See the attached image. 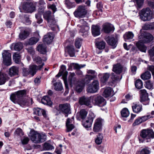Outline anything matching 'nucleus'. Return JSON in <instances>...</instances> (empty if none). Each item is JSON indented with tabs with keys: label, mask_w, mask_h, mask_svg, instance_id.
<instances>
[{
	"label": "nucleus",
	"mask_w": 154,
	"mask_h": 154,
	"mask_svg": "<svg viewBox=\"0 0 154 154\" xmlns=\"http://www.w3.org/2000/svg\"><path fill=\"white\" fill-rule=\"evenodd\" d=\"M46 47L45 44L39 45L37 48V50L41 53L45 54L46 52Z\"/></svg>",
	"instance_id": "obj_34"
},
{
	"label": "nucleus",
	"mask_w": 154,
	"mask_h": 154,
	"mask_svg": "<svg viewBox=\"0 0 154 154\" xmlns=\"http://www.w3.org/2000/svg\"><path fill=\"white\" fill-rule=\"evenodd\" d=\"M68 78L69 83L71 86L73 84H75L78 82L75 78V74L74 72H70Z\"/></svg>",
	"instance_id": "obj_23"
},
{
	"label": "nucleus",
	"mask_w": 154,
	"mask_h": 154,
	"mask_svg": "<svg viewBox=\"0 0 154 154\" xmlns=\"http://www.w3.org/2000/svg\"><path fill=\"white\" fill-rule=\"evenodd\" d=\"M2 54L3 58L4 63L7 66L10 65L11 64V54L8 51L4 50Z\"/></svg>",
	"instance_id": "obj_11"
},
{
	"label": "nucleus",
	"mask_w": 154,
	"mask_h": 154,
	"mask_svg": "<svg viewBox=\"0 0 154 154\" xmlns=\"http://www.w3.org/2000/svg\"><path fill=\"white\" fill-rule=\"evenodd\" d=\"M91 97H87L83 96L79 98V102L81 105H85L90 108L92 107L91 100Z\"/></svg>",
	"instance_id": "obj_14"
},
{
	"label": "nucleus",
	"mask_w": 154,
	"mask_h": 154,
	"mask_svg": "<svg viewBox=\"0 0 154 154\" xmlns=\"http://www.w3.org/2000/svg\"><path fill=\"white\" fill-rule=\"evenodd\" d=\"M82 40L80 38H77L75 41V45L78 48H79L81 45Z\"/></svg>",
	"instance_id": "obj_54"
},
{
	"label": "nucleus",
	"mask_w": 154,
	"mask_h": 154,
	"mask_svg": "<svg viewBox=\"0 0 154 154\" xmlns=\"http://www.w3.org/2000/svg\"><path fill=\"white\" fill-rule=\"evenodd\" d=\"M110 76V74L108 73L103 74V77L101 78V81L103 83H105L108 79Z\"/></svg>",
	"instance_id": "obj_52"
},
{
	"label": "nucleus",
	"mask_w": 154,
	"mask_h": 154,
	"mask_svg": "<svg viewBox=\"0 0 154 154\" xmlns=\"http://www.w3.org/2000/svg\"><path fill=\"white\" fill-rule=\"evenodd\" d=\"M28 32L25 30L21 31L19 35V38L21 40H24L29 35Z\"/></svg>",
	"instance_id": "obj_35"
},
{
	"label": "nucleus",
	"mask_w": 154,
	"mask_h": 154,
	"mask_svg": "<svg viewBox=\"0 0 154 154\" xmlns=\"http://www.w3.org/2000/svg\"><path fill=\"white\" fill-rule=\"evenodd\" d=\"M121 114L122 117H127L129 116V112L128 109L125 108L122 110L121 111Z\"/></svg>",
	"instance_id": "obj_49"
},
{
	"label": "nucleus",
	"mask_w": 154,
	"mask_h": 154,
	"mask_svg": "<svg viewBox=\"0 0 154 154\" xmlns=\"http://www.w3.org/2000/svg\"><path fill=\"white\" fill-rule=\"evenodd\" d=\"M54 147L50 143L46 142L44 144L43 148L45 150H48L54 149Z\"/></svg>",
	"instance_id": "obj_43"
},
{
	"label": "nucleus",
	"mask_w": 154,
	"mask_h": 154,
	"mask_svg": "<svg viewBox=\"0 0 154 154\" xmlns=\"http://www.w3.org/2000/svg\"><path fill=\"white\" fill-rule=\"evenodd\" d=\"M30 74V73L29 69L25 68H23V74L24 76H26Z\"/></svg>",
	"instance_id": "obj_61"
},
{
	"label": "nucleus",
	"mask_w": 154,
	"mask_h": 154,
	"mask_svg": "<svg viewBox=\"0 0 154 154\" xmlns=\"http://www.w3.org/2000/svg\"><path fill=\"white\" fill-rule=\"evenodd\" d=\"M140 136L143 138L147 139L154 138V132L152 129H145L142 130Z\"/></svg>",
	"instance_id": "obj_7"
},
{
	"label": "nucleus",
	"mask_w": 154,
	"mask_h": 154,
	"mask_svg": "<svg viewBox=\"0 0 154 154\" xmlns=\"http://www.w3.org/2000/svg\"><path fill=\"white\" fill-rule=\"evenodd\" d=\"M51 12L48 11L45 12L44 14V17L47 20L49 24L51 26L54 25L56 23L54 16L51 15Z\"/></svg>",
	"instance_id": "obj_12"
},
{
	"label": "nucleus",
	"mask_w": 154,
	"mask_h": 154,
	"mask_svg": "<svg viewBox=\"0 0 154 154\" xmlns=\"http://www.w3.org/2000/svg\"><path fill=\"white\" fill-rule=\"evenodd\" d=\"M123 68L120 64L118 63L113 66L112 71L116 74H120L122 71Z\"/></svg>",
	"instance_id": "obj_26"
},
{
	"label": "nucleus",
	"mask_w": 154,
	"mask_h": 154,
	"mask_svg": "<svg viewBox=\"0 0 154 154\" xmlns=\"http://www.w3.org/2000/svg\"><path fill=\"white\" fill-rule=\"evenodd\" d=\"M103 29L106 33H109L111 32H113L114 29L113 26L109 23H105L103 25Z\"/></svg>",
	"instance_id": "obj_19"
},
{
	"label": "nucleus",
	"mask_w": 154,
	"mask_h": 154,
	"mask_svg": "<svg viewBox=\"0 0 154 154\" xmlns=\"http://www.w3.org/2000/svg\"><path fill=\"white\" fill-rule=\"evenodd\" d=\"M7 77V75L6 74L0 73V85L5 84Z\"/></svg>",
	"instance_id": "obj_38"
},
{
	"label": "nucleus",
	"mask_w": 154,
	"mask_h": 154,
	"mask_svg": "<svg viewBox=\"0 0 154 154\" xmlns=\"http://www.w3.org/2000/svg\"><path fill=\"white\" fill-rule=\"evenodd\" d=\"M26 49L28 53L32 56L35 54V51L32 47L26 48Z\"/></svg>",
	"instance_id": "obj_56"
},
{
	"label": "nucleus",
	"mask_w": 154,
	"mask_h": 154,
	"mask_svg": "<svg viewBox=\"0 0 154 154\" xmlns=\"http://www.w3.org/2000/svg\"><path fill=\"white\" fill-rule=\"evenodd\" d=\"M35 17L37 19V22L38 23H41L43 21L42 19L41 18V15L39 13L35 14Z\"/></svg>",
	"instance_id": "obj_64"
},
{
	"label": "nucleus",
	"mask_w": 154,
	"mask_h": 154,
	"mask_svg": "<svg viewBox=\"0 0 154 154\" xmlns=\"http://www.w3.org/2000/svg\"><path fill=\"white\" fill-rule=\"evenodd\" d=\"M22 18L23 19V22L26 24H29L31 22L28 16H24Z\"/></svg>",
	"instance_id": "obj_62"
},
{
	"label": "nucleus",
	"mask_w": 154,
	"mask_h": 154,
	"mask_svg": "<svg viewBox=\"0 0 154 154\" xmlns=\"http://www.w3.org/2000/svg\"><path fill=\"white\" fill-rule=\"evenodd\" d=\"M151 75L150 72L146 71L141 75V77L143 80H146L149 79L151 78Z\"/></svg>",
	"instance_id": "obj_41"
},
{
	"label": "nucleus",
	"mask_w": 154,
	"mask_h": 154,
	"mask_svg": "<svg viewBox=\"0 0 154 154\" xmlns=\"http://www.w3.org/2000/svg\"><path fill=\"white\" fill-rule=\"evenodd\" d=\"M88 26V24L86 22L84 19H83L80 20L79 24L78 25V26L81 28L82 26Z\"/></svg>",
	"instance_id": "obj_57"
},
{
	"label": "nucleus",
	"mask_w": 154,
	"mask_h": 154,
	"mask_svg": "<svg viewBox=\"0 0 154 154\" xmlns=\"http://www.w3.org/2000/svg\"><path fill=\"white\" fill-rule=\"evenodd\" d=\"M87 12L84 6H80L74 12L75 16L77 17H84Z\"/></svg>",
	"instance_id": "obj_9"
},
{
	"label": "nucleus",
	"mask_w": 154,
	"mask_h": 154,
	"mask_svg": "<svg viewBox=\"0 0 154 154\" xmlns=\"http://www.w3.org/2000/svg\"><path fill=\"white\" fill-rule=\"evenodd\" d=\"M87 73L89 74L88 77L91 79H93L96 78L97 75V73L95 71L92 70H89L87 71Z\"/></svg>",
	"instance_id": "obj_37"
},
{
	"label": "nucleus",
	"mask_w": 154,
	"mask_h": 154,
	"mask_svg": "<svg viewBox=\"0 0 154 154\" xmlns=\"http://www.w3.org/2000/svg\"><path fill=\"white\" fill-rule=\"evenodd\" d=\"M54 89L57 91H61L62 89V83L60 82H56L54 84Z\"/></svg>",
	"instance_id": "obj_50"
},
{
	"label": "nucleus",
	"mask_w": 154,
	"mask_h": 154,
	"mask_svg": "<svg viewBox=\"0 0 154 154\" xmlns=\"http://www.w3.org/2000/svg\"><path fill=\"white\" fill-rule=\"evenodd\" d=\"M26 94L25 90L19 91L11 95L10 99L13 103H18L21 106L27 105V101L22 98V97Z\"/></svg>",
	"instance_id": "obj_1"
},
{
	"label": "nucleus",
	"mask_w": 154,
	"mask_h": 154,
	"mask_svg": "<svg viewBox=\"0 0 154 154\" xmlns=\"http://www.w3.org/2000/svg\"><path fill=\"white\" fill-rule=\"evenodd\" d=\"M93 103L99 106H103L106 104V102L104 98L100 95L94 96L92 97Z\"/></svg>",
	"instance_id": "obj_8"
},
{
	"label": "nucleus",
	"mask_w": 154,
	"mask_h": 154,
	"mask_svg": "<svg viewBox=\"0 0 154 154\" xmlns=\"http://www.w3.org/2000/svg\"><path fill=\"white\" fill-rule=\"evenodd\" d=\"M14 61L17 63H18L20 62V55L19 54L15 53L13 56Z\"/></svg>",
	"instance_id": "obj_42"
},
{
	"label": "nucleus",
	"mask_w": 154,
	"mask_h": 154,
	"mask_svg": "<svg viewBox=\"0 0 154 154\" xmlns=\"http://www.w3.org/2000/svg\"><path fill=\"white\" fill-rule=\"evenodd\" d=\"M73 117L72 118V119L68 118L66 122V126L67 128V132H69L72 131L75 127L72 124Z\"/></svg>",
	"instance_id": "obj_21"
},
{
	"label": "nucleus",
	"mask_w": 154,
	"mask_h": 154,
	"mask_svg": "<svg viewBox=\"0 0 154 154\" xmlns=\"http://www.w3.org/2000/svg\"><path fill=\"white\" fill-rule=\"evenodd\" d=\"M140 92L141 98L143 101H145L149 99L148 94L145 89L141 90Z\"/></svg>",
	"instance_id": "obj_29"
},
{
	"label": "nucleus",
	"mask_w": 154,
	"mask_h": 154,
	"mask_svg": "<svg viewBox=\"0 0 154 154\" xmlns=\"http://www.w3.org/2000/svg\"><path fill=\"white\" fill-rule=\"evenodd\" d=\"M143 1V0H134V2L136 4L137 8H140L142 6Z\"/></svg>",
	"instance_id": "obj_53"
},
{
	"label": "nucleus",
	"mask_w": 154,
	"mask_h": 154,
	"mask_svg": "<svg viewBox=\"0 0 154 154\" xmlns=\"http://www.w3.org/2000/svg\"><path fill=\"white\" fill-rule=\"evenodd\" d=\"M18 73V68L14 66L10 68L9 69V75L11 76L17 75Z\"/></svg>",
	"instance_id": "obj_30"
},
{
	"label": "nucleus",
	"mask_w": 154,
	"mask_h": 154,
	"mask_svg": "<svg viewBox=\"0 0 154 154\" xmlns=\"http://www.w3.org/2000/svg\"><path fill=\"white\" fill-rule=\"evenodd\" d=\"M152 117L150 116L149 115H147L146 116H144L142 117H139L142 123L146 121L148 119Z\"/></svg>",
	"instance_id": "obj_63"
},
{
	"label": "nucleus",
	"mask_w": 154,
	"mask_h": 154,
	"mask_svg": "<svg viewBox=\"0 0 154 154\" xmlns=\"http://www.w3.org/2000/svg\"><path fill=\"white\" fill-rule=\"evenodd\" d=\"M103 136L102 134H99L97 136V137L95 140V143L98 145H100L102 143Z\"/></svg>",
	"instance_id": "obj_39"
},
{
	"label": "nucleus",
	"mask_w": 154,
	"mask_h": 154,
	"mask_svg": "<svg viewBox=\"0 0 154 154\" xmlns=\"http://www.w3.org/2000/svg\"><path fill=\"white\" fill-rule=\"evenodd\" d=\"M36 4V3L26 4L23 5V9L26 12L31 13L35 10Z\"/></svg>",
	"instance_id": "obj_13"
},
{
	"label": "nucleus",
	"mask_w": 154,
	"mask_h": 154,
	"mask_svg": "<svg viewBox=\"0 0 154 154\" xmlns=\"http://www.w3.org/2000/svg\"><path fill=\"white\" fill-rule=\"evenodd\" d=\"M70 106L68 104H60L59 105V109L63 112L66 114L70 112Z\"/></svg>",
	"instance_id": "obj_20"
},
{
	"label": "nucleus",
	"mask_w": 154,
	"mask_h": 154,
	"mask_svg": "<svg viewBox=\"0 0 154 154\" xmlns=\"http://www.w3.org/2000/svg\"><path fill=\"white\" fill-rule=\"evenodd\" d=\"M112 89L110 87H108L106 88L103 94V96L105 97L112 96L113 94Z\"/></svg>",
	"instance_id": "obj_27"
},
{
	"label": "nucleus",
	"mask_w": 154,
	"mask_h": 154,
	"mask_svg": "<svg viewBox=\"0 0 154 154\" xmlns=\"http://www.w3.org/2000/svg\"><path fill=\"white\" fill-rule=\"evenodd\" d=\"M105 40L108 44L115 48L116 46L117 39L112 36H107L105 38Z\"/></svg>",
	"instance_id": "obj_18"
},
{
	"label": "nucleus",
	"mask_w": 154,
	"mask_h": 154,
	"mask_svg": "<svg viewBox=\"0 0 154 154\" xmlns=\"http://www.w3.org/2000/svg\"><path fill=\"white\" fill-rule=\"evenodd\" d=\"M66 4L69 8L75 7L74 0H66Z\"/></svg>",
	"instance_id": "obj_40"
},
{
	"label": "nucleus",
	"mask_w": 154,
	"mask_h": 154,
	"mask_svg": "<svg viewBox=\"0 0 154 154\" xmlns=\"http://www.w3.org/2000/svg\"><path fill=\"white\" fill-rule=\"evenodd\" d=\"M66 66L64 65H62L61 66L60 72L56 75V77H60L62 75V78L64 82L65 86L66 88L68 89V86L67 81V76L68 74V72L66 70Z\"/></svg>",
	"instance_id": "obj_6"
},
{
	"label": "nucleus",
	"mask_w": 154,
	"mask_h": 154,
	"mask_svg": "<svg viewBox=\"0 0 154 154\" xmlns=\"http://www.w3.org/2000/svg\"><path fill=\"white\" fill-rule=\"evenodd\" d=\"M35 34L36 35H35L37 36V37L36 38L33 37L30 38L28 41L25 43L24 45L25 46H27L28 45H32L35 44L38 41L39 37L38 33L36 32Z\"/></svg>",
	"instance_id": "obj_17"
},
{
	"label": "nucleus",
	"mask_w": 154,
	"mask_h": 154,
	"mask_svg": "<svg viewBox=\"0 0 154 154\" xmlns=\"http://www.w3.org/2000/svg\"><path fill=\"white\" fill-rule=\"evenodd\" d=\"M54 36L52 33H48L44 36V41L47 44L51 43L53 41Z\"/></svg>",
	"instance_id": "obj_25"
},
{
	"label": "nucleus",
	"mask_w": 154,
	"mask_h": 154,
	"mask_svg": "<svg viewBox=\"0 0 154 154\" xmlns=\"http://www.w3.org/2000/svg\"><path fill=\"white\" fill-rule=\"evenodd\" d=\"M44 65V64L43 63L41 65H39L38 66L35 65H32L29 66V70L30 74H31L32 76H33L36 73L37 70L38 69H41Z\"/></svg>",
	"instance_id": "obj_15"
},
{
	"label": "nucleus",
	"mask_w": 154,
	"mask_h": 154,
	"mask_svg": "<svg viewBox=\"0 0 154 154\" xmlns=\"http://www.w3.org/2000/svg\"><path fill=\"white\" fill-rule=\"evenodd\" d=\"M89 76V75H86L83 81V82H81L82 83H84V85L85 84H87L90 81L93 79L90 78L88 77Z\"/></svg>",
	"instance_id": "obj_59"
},
{
	"label": "nucleus",
	"mask_w": 154,
	"mask_h": 154,
	"mask_svg": "<svg viewBox=\"0 0 154 154\" xmlns=\"http://www.w3.org/2000/svg\"><path fill=\"white\" fill-rule=\"evenodd\" d=\"M132 108L134 112L137 113L141 111L142 106L141 105L138 103H133Z\"/></svg>",
	"instance_id": "obj_28"
},
{
	"label": "nucleus",
	"mask_w": 154,
	"mask_h": 154,
	"mask_svg": "<svg viewBox=\"0 0 154 154\" xmlns=\"http://www.w3.org/2000/svg\"><path fill=\"white\" fill-rule=\"evenodd\" d=\"M134 36L133 33L131 32H129L125 33L124 35V37L125 40L126 41L127 40L132 39Z\"/></svg>",
	"instance_id": "obj_36"
},
{
	"label": "nucleus",
	"mask_w": 154,
	"mask_h": 154,
	"mask_svg": "<svg viewBox=\"0 0 154 154\" xmlns=\"http://www.w3.org/2000/svg\"><path fill=\"white\" fill-rule=\"evenodd\" d=\"M75 85L76 86V91L79 93L81 92L82 91L85 85L84 83H82L81 82H78Z\"/></svg>",
	"instance_id": "obj_31"
},
{
	"label": "nucleus",
	"mask_w": 154,
	"mask_h": 154,
	"mask_svg": "<svg viewBox=\"0 0 154 154\" xmlns=\"http://www.w3.org/2000/svg\"><path fill=\"white\" fill-rule=\"evenodd\" d=\"M15 135L17 136H21L23 135V133L21 129L20 128H17L14 132Z\"/></svg>",
	"instance_id": "obj_60"
},
{
	"label": "nucleus",
	"mask_w": 154,
	"mask_h": 154,
	"mask_svg": "<svg viewBox=\"0 0 154 154\" xmlns=\"http://www.w3.org/2000/svg\"><path fill=\"white\" fill-rule=\"evenodd\" d=\"M87 112L84 109H82L80 111V116L82 119L85 118L87 114Z\"/></svg>",
	"instance_id": "obj_58"
},
{
	"label": "nucleus",
	"mask_w": 154,
	"mask_h": 154,
	"mask_svg": "<svg viewBox=\"0 0 154 154\" xmlns=\"http://www.w3.org/2000/svg\"><path fill=\"white\" fill-rule=\"evenodd\" d=\"M42 103L44 104H46L49 106H51L52 104V101L47 96H45L42 99Z\"/></svg>",
	"instance_id": "obj_33"
},
{
	"label": "nucleus",
	"mask_w": 154,
	"mask_h": 154,
	"mask_svg": "<svg viewBox=\"0 0 154 154\" xmlns=\"http://www.w3.org/2000/svg\"><path fill=\"white\" fill-rule=\"evenodd\" d=\"M154 28V26L153 23L146 24L142 27L143 29L147 30L149 29H152Z\"/></svg>",
	"instance_id": "obj_47"
},
{
	"label": "nucleus",
	"mask_w": 154,
	"mask_h": 154,
	"mask_svg": "<svg viewBox=\"0 0 154 154\" xmlns=\"http://www.w3.org/2000/svg\"><path fill=\"white\" fill-rule=\"evenodd\" d=\"M67 49L70 56L71 57L74 56L75 55V51L73 47L69 46L67 47Z\"/></svg>",
	"instance_id": "obj_45"
},
{
	"label": "nucleus",
	"mask_w": 154,
	"mask_h": 154,
	"mask_svg": "<svg viewBox=\"0 0 154 154\" xmlns=\"http://www.w3.org/2000/svg\"><path fill=\"white\" fill-rule=\"evenodd\" d=\"M135 86L138 89H140L143 86V84L142 81L140 79L137 80L135 82Z\"/></svg>",
	"instance_id": "obj_51"
},
{
	"label": "nucleus",
	"mask_w": 154,
	"mask_h": 154,
	"mask_svg": "<svg viewBox=\"0 0 154 154\" xmlns=\"http://www.w3.org/2000/svg\"><path fill=\"white\" fill-rule=\"evenodd\" d=\"M150 153L149 150L146 148L143 149L141 151H137L136 154H149Z\"/></svg>",
	"instance_id": "obj_55"
},
{
	"label": "nucleus",
	"mask_w": 154,
	"mask_h": 154,
	"mask_svg": "<svg viewBox=\"0 0 154 154\" xmlns=\"http://www.w3.org/2000/svg\"><path fill=\"white\" fill-rule=\"evenodd\" d=\"M95 116L94 113L90 111L87 119L82 121V125L86 128H90L91 127L94 119Z\"/></svg>",
	"instance_id": "obj_5"
},
{
	"label": "nucleus",
	"mask_w": 154,
	"mask_h": 154,
	"mask_svg": "<svg viewBox=\"0 0 154 154\" xmlns=\"http://www.w3.org/2000/svg\"><path fill=\"white\" fill-rule=\"evenodd\" d=\"M29 136L32 141L35 143H42L46 140V136L45 134H41L34 131L30 132Z\"/></svg>",
	"instance_id": "obj_3"
},
{
	"label": "nucleus",
	"mask_w": 154,
	"mask_h": 154,
	"mask_svg": "<svg viewBox=\"0 0 154 154\" xmlns=\"http://www.w3.org/2000/svg\"><path fill=\"white\" fill-rule=\"evenodd\" d=\"M139 41L136 43V45L138 49L141 51L145 52L146 47L143 45L144 43H147L152 41L153 38L150 33H147L144 36L142 35L139 36Z\"/></svg>",
	"instance_id": "obj_2"
},
{
	"label": "nucleus",
	"mask_w": 154,
	"mask_h": 154,
	"mask_svg": "<svg viewBox=\"0 0 154 154\" xmlns=\"http://www.w3.org/2000/svg\"><path fill=\"white\" fill-rule=\"evenodd\" d=\"M101 129V120L100 119L98 118L95 121L93 130L95 132H98L100 131Z\"/></svg>",
	"instance_id": "obj_16"
},
{
	"label": "nucleus",
	"mask_w": 154,
	"mask_h": 154,
	"mask_svg": "<svg viewBox=\"0 0 154 154\" xmlns=\"http://www.w3.org/2000/svg\"><path fill=\"white\" fill-rule=\"evenodd\" d=\"M32 57L34 62L36 64H40L42 63V60L39 57L37 56H33Z\"/></svg>",
	"instance_id": "obj_48"
},
{
	"label": "nucleus",
	"mask_w": 154,
	"mask_h": 154,
	"mask_svg": "<svg viewBox=\"0 0 154 154\" xmlns=\"http://www.w3.org/2000/svg\"><path fill=\"white\" fill-rule=\"evenodd\" d=\"M89 29V27L88 26H82L79 29L80 32L86 34L88 33Z\"/></svg>",
	"instance_id": "obj_44"
},
{
	"label": "nucleus",
	"mask_w": 154,
	"mask_h": 154,
	"mask_svg": "<svg viewBox=\"0 0 154 154\" xmlns=\"http://www.w3.org/2000/svg\"><path fill=\"white\" fill-rule=\"evenodd\" d=\"M99 88V83L97 80H94L88 85L87 90L88 93H93L96 92Z\"/></svg>",
	"instance_id": "obj_10"
},
{
	"label": "nucleus",
	"mask_w": 154,
	"mask_h": 154,
	"mask_svg": "<svg viewBox=\"0 0 154 154\" xmlns=\"http://www.w3.org/2000/svg\"><path fill=\"white\" fill-rule=\"evenodd\" d=\"M33 111L34 114L40 116L42 113V115L45 118L48 119V117L46 114V111L45 110L39 108H37L34 109Z\"/></svg>",
	"instance_id": "obj_22"
},
{
	"label": "nucleus",
	"mask_w": 154,
	"mask_h": 154,
	"mask_svg": "<svg viewBox=\"0 0 154 154\" xmlns=\"http://www.w3.org/2000/svg\"><path fill=\"white\" fill-rule=\"evenodd\" d=\"M91 32L93 35L94 37L99 35L100 34V27L97 25H93L91 27Z\"/></svg>",
	"instance_id": "obj_24"
},
{
	"label": "nucleus",
	"mask_w": 154,
	"mask_h": 154,
	"mask_svg": "<svg viewBox=\"0 0 154 154\" xmlns=\"http://www.w3.org/2000/svg\"><path fill=\"white\" fill-rule=\"evenodd\" d=\"M140 17L143 21H149L154 17V15L152 11L149 8H147L141 11Z\"/></svg>",
	"instance_id": "obj_4"
},
{
	"label": "nucleus",
	"mask_w": 154,
	"mask_h": 154,
	"mask_svg": "<svg viewBox=\"0 0 154 154\" xmlns=\"http://www.w3.org/2000/svg\"><path fill=\"white\" fill-rule=\"evenodd\" d=\"M23 47V44L20 42L16 43L14 46V49L15 51H20Z\"/></svg>",
	"instance_id": "obj_46"
},
{
	"label": "nucleus",
	"mask_w": 154,
	"mask_h": 154,
	"mask_svg": "<svg viewBox=\"0 0 154 154\" xmlns=\"http://www.w3.org/2000/svg\"><path fill=\"white\" fill-rule=\"evenodd\" d=\"M105 43L103 41H96L95 42L96 46L99 50L104 49L105 47Z\"/></svg>",
	"instance_id": "obj_32"
}]
</instances>
